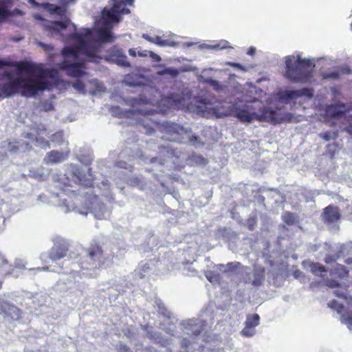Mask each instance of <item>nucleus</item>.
Masks as SVG:
<instances>
[{"label":"nucleus","mask_w":352,"mask_h":352,"mask_svg":"<svg viewBox=\"0 0 352 352\" xmlns=\"http://www.w3.org/2000/svg\"><path fill=\"white\" fill-rule=\"evenodd\" d=\"M117 349L118 352H132V351L128 346L122 343L118 345Z\"/></svg>","instance_id":"8fccbe9b"},{"label":"nucleus","mask_w":352,"mask_h":352,"mask_svg":"<svg viewBox=\"0 0 352 352\" xmlns=\"http://www.w3.org/2000/svg\"><path fill=\"white\" fill-rule=\"evenodd\" d=\"M129 13H130V10L129 8H123L122 9H120V8H119V16L121 14H128Z\"/></svg>","instance_id":"6e6d98bb"},{"label":"nucleus","mask_w":352,"mask_h":352,"mask_svg":"<svg viewBox=\"0 0 352 352\" xmlns=\"http://www.w3.org/2000/svg\"><path fill=\"white\" fill-rule=\"evenodd\" d=\"M255 53H256V50L253 47H250L248 50V54H249L250 56H254L255 54Z\"/></svg>","instance_id":"052dcab7"},{"label":"nucleus","mask_w":352,"mask_h":352,"mask_svg":"<svg viewBox=\"0 0 352 352\" xmlns=\"http://www.w3.org/2000/svg\"><path fill=\"white\" fill-rule=\"evenodd\" d=\"M56 6V5L50 3H44L42 4V7L52 14H53V11Z\"/></svg>","instance_id":"49530a36"},{"label":"nucleus","mask_w":352,"mask_h":352,"mask_svg":"<svg viewBox=\"0 0 352 352\" xmlns=\"http://www.w3.org/2000/svg\"><path fill=\"white\" fill-rule=\"evenodd\" d=\"M148 54L149 56L156 62H160L162 60L161 57L159 55H157L152 51H149Z\"/></svg>","instance_id":"864d4df0"},{"label":"nucleus","mask_w":352,"mask_h":352,"mask_svg":"<svg viewBox=\"0 0 352 352\" xmlns=\"http://www.w3.org/2000/svg\"><path fill=\"white\" fill-rule=\"evenodd\" d=\"M4 66L14 67L21 72L33 75L10 79L1 89L6 97L19 94L23 97L30 98L49 89L50 83L45 78L52 76L51 71L43 69L28 61L12 62L0 60V68Z\"/></svg>","instance_id":"f03ea898"},{"label":"nucleus","mask_w":352,"mask_h":352,"mask_svg":"<svg viewBox=\"0 0 352 352\" xmlns=\"http://www.w3.org/2000/svg\"><path fill=\"white\" fill-rule=\"evenodd\" d=\"M157 74L161 76L169 75L172 77H176L179 74V71L177 69L170 67L158 71Z\"/></svg>","instance_id":"2f4dec72"},{"label":"nucleus","mask_w":352,"mask_h":352,"mask_svg":"<svg viewBox=\"0 0 352 352\" xmlns=\"http://www.w3.org/2000/svg\"><path fill=\"white\" fill-rule=\"evenodd\" d=\"M26 263L22 258H16L14 261V267L22 270L25 268Z\"/></svg>","instance_id":"37998d69"},{"label":"nucleus","mask_w":352,"mask_h":352,"mask_svg":"<svg viewBox=\"0 0 352 352\" xmlns=\"http://www.w3.org/2000/svg\"><path fill=\"white\" fill-rule=\"evenodd\" d=\"M171 320H167L160 323V328L166 333L176 338H182L181 346L186 349L192 344L204 340L207 329L206 322L200 318H193L183 320L179 323L182 332L176 329L175 323Z\"/></svg>","instance_id":"7ed1b4c3"},{"label":"nucleus","mask_w":352,"mask_h":352,"mask_svg":"<svg viewBox=\"0 0 352 352\" xmlns=\"http://www.w3.org/2000/svg\"><path fill=\"white\" fill-rule=\"evenodd\" d=\"M309 267L310 268V271L316 276H322V273L327 272V269L319 263H308Z\"/></svg>","instance_id":"5701e85b"},{"label":"nucleus","mask_w":352,"mask_h":352,"mask_svg":"<svg viewBox=\"0 0 352 352\" xmlns=\"http://www.w3.org/2000/svg\"><path fill=\"white\" fill-rule=\"evenodd\" d=\"M54 109V106L52 103L46 104V107H45V111H51Z\"/></svg>","instance_id":"e2e57ef3"},{"label":"nucleus","mask_w":352,"mask_h":352,"mask_svg":"<svg viewBox=\"0 0 352 352\" xmlns=\"http://www.w3.org/2000/svg\"><path fill=\"white\" fill-rule=\"evenodd\" d=\"M297 92V98L302 97V96H307L309 98H312L313 94V90L309 88H302L300 89L296 90Z\"/></svg>","instance_id":"72a5a7b5"},{"label":"nucleus","mask_w":352,"mask_h":352,"mask_svg":"<svg viewBox=\"0 0 352 352\" xmlns=\"http://www.w3.org/2000/svg\"><path fill=\"white\" fill-rule=\"evenodd\" d=\"M50 140L53 142L60 143L63 140V133L61 131H58L52 134L50 137Z\"/></svg>","instance_id":"4c0bfd02"},{"label":"nucleus","mask_w":352,"mask_h":352,"mask_svg":"<svg viewBox=\"0 0 352 352\" xmlns=\"http://www.w3.org/2000/svg\"><path fill=\"white\" fill-rule=\"evenodd\" d=\"M188 140V142L192 146H197L203 144L201 142V140L198 135L192 134V131L190 129H188V133L185 135V141Z\"/></svg>","instance_id":"393cba45"},{"label":"nucleus","mask_w":352,"mask_h":352,"mask_svg":"<svg viewBox=\"0 0 352 352\" xmlns=\"http://www.w3.org/2000/svg\"><path fill=\"white\" fill-rule=\"evenodd\" d=\"M12 266L9 265L8 260L0 254V276H8L12 274Z\"/></svg>","instance_id":"4be33fe9"},{"label":"nucleus","mask_w":352,"mask_h":352,"mask_svg":"<svg viewBox=\"0 0 352 352\" xmlns=\"http://www.w3.org/2000/svg\"><path fill=\"white\" fill-rule=\"evenodd\" d=\"M142 38L146 40L147 41L152 43L153 42V37L151 36L148 34H143Z\"/></svg>","instance_id":"4d7b16f0"},{"label":"nucleus","mask_w":352,"mask_h":352,"mask_svg":"<svg viewBox=\"0 0 352 352\" xmlns=\"http://www.w3.org/2000/svg\"><path fill=\"white\" fill-rule=\"evenodd\" d=\"M73 175L76 177V179L79 182H82L84 181V176L81 174L80 170L78 168H76L73 170Z\"/></svg>","instance_id":"de8ad7c7"},{"label":"nucleus","mask_w":352,"mask_h":352,"mask_svg":"<svg viewBox=\"0 0 352 352\" xmlns=\"http://www.w3.org/2000/svg\"><path fill=\"white\" fill-rule=\"evenodd\" d=\"M129 54L130 56H131L133 57H135L136 56V52H135V50H133V49H130L129 50Z\"/></svg>","instance_id":"0e129e2a"},{"label":"nucleus","mask_w":352,"mask_h":352,"mask_svg":"<svg viewBox=\"0 0 352 352\" xmlns=\"http://www.w3.org/2000/svg\"><path fill=\"white\" fill-rule=\"evenodd\" d=\"M329 307L336 310L338 314H341V321L343 324L346 325L349 329H352V310L344 311L342 313L344 307L342 305L338 303L336 300H333L329 303Z\"/></svg>","instance_id":"f8f14e48"},{"label":"nucleus","mask_w":352,"mask_h":352,"mask_svg":"<svg viewBox=\"0 0 352 352\" xmlns=\"http://www.w3.org/2000/svg\"><path fill=\"white\" fill-rule=\"evenodd\" d=\"M296 90L284 91L279 94V98L282 100L288 101L297 98Z\"/></svg>","instance_id":"bb28decb"},{"label":"nucleus","mask_w":352,"mask_h":352,"mask_svg":"<svg viewBox=\"0 0 352 352\" xmlns=\"http://www.w3.org/2000/svg\"><path fill=\"white\" fill-rule=\"evenodd\" d=\"M347 131L352 133V124H349L347 127Z\"/></svg>","instance_id":"774afa93"},{"label":"nucleus","mask_w":352,"mask_h":352,"mask_svg":"<svg viewBox=\"0 0 352 352\" xmlns=\"http://www.w3.org/2000/svg\"><path fill=\"white\" fill-rule=\"evenodd\" d=\"M243 267L239 262H230L226 265V269L224 270V273L233 272L237 270L239 267Z\"/></svg>","instance_id":"f704fd0d"},{"label":"nucleus","mask_w":352,"mask_h":352,"mask_svg":"<svg viewBox=\"0 0 352 352\" xmlns=\"http://www.w3.org/2000/svg\"><path fill=\"white\" fill-rule=\"evenodd\" d=\"M339 258L338 255H327L324 258V262L327 264L336 262Z\"/></svg>","instance_id":"09e8293b"},{"label":"nucleus","mask_w":352,"mask_h":352,"mask_svg":"<svg viewBox=\"0 0 352 352\" xmlns=\"http://www.w3.org/2000/svg\"><path fill=\"white\" fill-rule=\"evenodd\" d=\"M153 262H142L134 271V275L139 278H143L148 275L154 269Z\"/></svg>","instance_id":"f3484780"},{"label":"nucleus","mask_w":352,"mask_h":352,"mask_svg":"<svg viewBox=\"0 0 352 352\" xmlns=\"http://www.w3.org/2000/svg\"><path fill=\"white\" fill-rule=\"evenodd\" d=\"M345 263L348 265L352 264V258H347L345 260Z\"/></svg>","instance_id":"338daca9"},{"label":"nucleus","mask_w":352,"mask_h":352,"mask_svg":"<svg viewBox=\"0 0 352 352\" xmlns=\"http://www.w3.org/2000/svg\"><path fill=\"white\" fill-rule=\"evenodd\" d=\"M113 257V249L104 250L97 244L91 245L90 249L86 251L83 261L78 259L71 262L69 259L64 261L67 265H72L71 272L59 278L54 286L55 290L60 293L69 292L75 296L82 295L86 286L80 280L81 274L87 277L96 276V270L111 266Z\"/></svg>","instance_id":"f257e3e1"},{"label":"nucleus","mask_w":352,"mask_h":352,"mask_svg":"<svg viewBox=\"0 0 352 352\" xmlns=\"http://www.w3.org/2000/svg\"><path fill=\"white\" fill-rule=\"evenodd\" d=\"M139 102H140V100H139V99H138V98H134V99H133V100H132V105H133V106H135V104H139V103H140Z\"/></svg>","instance_id":"69168bd1"},{"label":"nucleus","mask_w":352,"mask_h":352,"mask_svg":"<svg viewBox=\"0 0 352 352\" xmlns=\"http://www.w3.org/2000/svg\"><path fill=\"white\" fill-rule=\"evenodd\" d=\"M149 51L138 52V54L140 57H146L148 54Z\"/></svg>","instance_id":"680f3d73"},{"label":"nucleus","mask_w":352,"mask_h":352,"mask_svg":"<svg viewBox=\"0 0 352 352\" xmlns=\"http://www.w3.org/2000/svg\"><path fill=\"white\" fill-rule=\"evenodd\" d=\"M120 3H116L111 9L104 8L102 10V19L107 23H117L119 21V8Z\"/></svg>","instance_id":"4468645a"},{"label":"nucleus","mask_w":352,"mask_h":352,"mask_svg":"<svg viewBox=\"0 0 352 352\" xmlns=\"http://www.w3.org/2000/svg\"><path fill=\"white\" fill-rule=\"evenodd\" d=\"M91 214H93L94 217L96 218L97 220H100L103 215V208L100 206L98 207V209H95V211H91Z\"/></svg>","instance_id":"79ce46f5"},{"label":"nucleus","mask_w":352,"mask_h":352,"mask_svg":"<svg viewBox=\"0 0 352 352\" xmlns=\"http://www.w3.org/2000/svg\"><path fill=\"white\" fill-rule=\"evenodd\" d=\"M226 65H229V66H231V67H232L234 68H236L237 69H239L241 71H243V72H246L247 71V69L245 68V67H244L242 65H241L239 63H237L227 62Z\"/></svg>","instance_id":"c03bdc74"},{"label":"nucleus","mask_w":352,"mask_h":352,"mask_svg":"<svg viewBox=\"0 0 352 352\" xmlns=\"http://www.w3.org/2000/svg\"><path fill=\"white\" fill-rule=\"evenodd\" d=\"M98 35L102 42L111 41L113 37L111 31L106 28L100 29L98 31Z\"/></svg>","instance_id":"a878e982"},{"label":"nucleus","mask_w":352,"mask_h":352,"mask_svg":"<svg viewBox=\"0 0 352 352\" xmlns=\"http://www.w3.org/2000/svg\"><path fill=\"white\" fill-rule=\"evenodd\" d=\"M243 273V281L245 284L257 287L261 286L265 281V268L262 266L254 265L252 271L250 268L245 267Z\"/></svg>","instance_id":"6e6552de"},{"label":"nucleus","mask_w":352,"mask_h":352,"mask_svg":"<svg viewBox=\"0 0 352 352\" xmlns=\"http://www.w3.org/2000/svg\"><path fill=\"white\" fill-rule=\"evenodd\" d=\"M67 23L63 21H47L45 25L46 30L52 32H59L67 28Z\"/></svg>","instance_id":"aec40b11"},{"label":"nucleus","mask_w":352,"mask_h":352,"mask_svg":"<svg viewBox=\"0 0 352 352\" xmlns=\"http://www.w3.org/2000/svg\"><path fill=\"white\" fill-rule=\"evenodd\" d=\"M73 87L80 92H85V85L80 80H77L76 82H74Z\"/></svg>","instance_id":"a19ab883"},{"label":"nucleus","mask_w":352,"mask_h":352,"mask_svg":"<svg viewBox=\"0 0 352 352\" xmlns=\"http://www.w3.org/2000/svg\"><path fill=\"white\" fill-rule=\"evenodd\" d=\"M283 217L284 220H295L296 219L294 214L289 212H285Z\"/></svg>","instance_id":"5fc2aeb1"},{"label":"nucleus","mask_w":352,"mask_h":352,"mask_svg":"<svg viewBox=\"0 0 352 352\" xmlns=\"http://www.w3.org/2000/svg\"><path fill=\"white\" fill-rule=\"evenodd\" d=\"M255 329L254 328H252V327H248V326H245V327L243 328V329L241 331V333L242 335L246 336V337H251L252 336H254L255 334Z\"/></svg>","instance_id":"ea45409f"},{"label":"nucleus","mask_w":352,"mask_h":352,"mask_svg":"<svg viewBox=\"0 0 352 352\" xmlns=\"http://www.w3.org/2000/svg\"><path fill=\"white\" fill-rule=\"evenodd\" d=\"M210 110L212 115L217 118L230 116L232 112V110L226 108L222 103H219Z\"/></svg>","instance_id":"a211bd4d"},{"label":"nucleus","mask_w":352,"mask_h":352,"mask_svg":"<svg viewBox=\"0 0 352 352\" xmlns=\"http://www.w3.org/2000/svg\"><path fill=\"white\" fill-rule=\"evenodd\" d=\"M153 43L160 46V47H165V46H175V43L172 41H169L168 40H163L162 39L161 36H156L155 37H153Z\"/></svg>","instance_id":"c756f323"},{"label":"nucleus","mask_w":352,"mask_h":352,"mask_svg":"<svg viewBox=\"0 0 352 352\" xmlns=\"http://www.w3.org/2000/svg\"><path fill=\"white\" fill-rule=\"evenodd\" d=\"M260 317L258 314H255L252 316L248 317L245 324L246 326L255 328L259 324Z\"/></svg>","instance_id":"c85d7f7f"},{"label":"nucleus","mask_w":352,"mask_h":352,"mask_svg":"<svg viewBox=\"0 0 352 352\" xmlns=\"http://www.w3.org/2000/svg\"><path fill=\"white\" fill-rule=\"evenodd\" d=\"M232 115L236 117L242 122H250L256 120L275 125L283 122H297L292 113L278 112L262 106L260 102L258 106L250 103L245 104L241 107H235L232 110Z\"/></svg>","instance_id":"20e7f679"},{"label":"nucleus","mask_w":352,"mask_h":352,"mask_svg":"<svg viewBox=\"0 0 352 352\" xmlns=\"http://www.w3.org/2000/svg\"><path fill=\"white\" fill-rule=\"evenodd\" d=\"M326 148L327 154L333 158L338 151V144L337 143L329 144Z\"/></svg>","instance_id":"c9c22d12"},{"label":"nucleus","mask_w":352,"mask_h":352,"mask_svg":"<svg viewBox=\"0 0 352 352\" xmlns=\"http://www.w3.org/2000/svg\"><path fill=\"white\" fill-rule=\"evenodd\" d=\"M217 270H219L220 272H224V270L226 269V265L224 264H219L215 266Z\"/></svg>","instance_id":"13d9d810"},{"label":"nucleus","mask_w":352,"mask_h":352,"mask_svg":"<svg viewBox=\"0 0 352 352\" xmlns=\"http://www.w3.org/2000/svg\"><path fill=\"white\" fill-rule=\"evenodd\" d=\"M155 306L157 307L158 313L167 320H171L173 318V314L166 307L160 299L155 300Z\"/></svg>","instance_id":"412c9836"},{"label":"nucleus","mask_w":352,"mask_h":352,"mask_svg":"<svg viewBox=\"0 0 352 352\" xmlns=\"http://www.w3.org/2000/svg\"><path fill=\"white\" fill-rule=\"evenodd\" d=\"M319 136L325 141H329L331 140H335L338 137V133L337 131H327L320 133Z\"/></svg>","instance_id":"cd10ccee"},{"label":"nucleus","mask_w":352,"mask_h":352,"mask_svg":"<svg viewBox=\"0 0 352 352\" xmlns=\"http://www.w3.org/2000/svg\"><path fill=\"white\" fill-rule=\"evenodd\" d=\"M58 68L65 71L66 74L74 78H80L86 74V64L84 62H72L64 59L58 64Z\"/></svg>","instance_id":"1a4fd4ad"},{"label":"nucleus","mask_w":352,"mask_h":352,"mask_svg":"<svg viewBox=\"0 0 352 352\" xmlns=\"http://www.w3.org/2000/svg\"><path fill=\"white\" fill-rule=\"evenodd\" d=\"M334 294L337 297L344 299L348 304H351L352 302V296L346 292L337 289L334 292Z\"/></svg>","instance_id":"7c9ffc66"},{"label":"nucleus","mask_w":352,"mask_h":352,"mask_svg":"<svg viewBox=\"0 0 352 352\" xmlns=\"http://www.w3.org/2000/svg\"><path fill=\"white\" fill-rule=\"evenodd\" d=\"M327 112L328 113H329L331 115V117L333 118H338V117H340L341 116L344 115V111H340V110H338L335 107H331V108H329L328 110H327Z\"/></svg>","instance_id":"58836bf2"},{"label":"nucleus","mask_w":352,"mask_h":352,"mask_svg":"<svg viewBox=\"0 0 352 352\" xmlns=\"http://www.w3.org/2000/svg\"><path fill=\"white\" fill-rule=\"evenodd\" d=\"M46 268L45 267H36V268H30L28 269V271L29 272H41L42 270H45Z\"/></svg>","instance_id":"bf43d9fd"},{"label":"nucleus","mask_w":352,"mask_h":352,"mask_svg":"<svg viewBox=\"0 0 352 352\" xmlns=\"http://www.w3.org/2000/svg\"><path fill=\"white\" fill-rule=\"evenodd\" d=\"M340 75L338 72H333L330 73H327L324 76L326 78H332V79H338Z\"/></svg>","instance_id":"603ef678"},{"label":"nucleus","mask_w":352,"mask_h":352,"mask_svg":"<svg viewBox=\"0 0 352 352\" xmlns=\"http://www.w3.org/2000/svg\"><path fill=\"white\" fill-rule=\"evenodd\" d=\"M0 315L7 321L18 320L21 311L15 305L0 298Z\"/></svg>","instance_id":"9b49d317"},{"label":"nucleus","mask_w":352,"mask_h":352,"mask_svg":"<svg viewBox=\"0 0 352 352\" xmlns=\"http://www.w3.org/2000/svg\"><path fill=\"white\" fill-rule=\"evenodd\" d=\"M65 9L64 8H62L60 6H56L53 11V14H56L59 16H63L65 13Z\"/></svg>","instance_id":"3c124183"},{"label":"nucleus","mask_w":352,"mask_h":352,"mask_svg":"<svg viewBox=\"0 0 352 352\" xmlns=\"http://www.w3.org/2000/svg\"><path fill=\"white\" fill-rule=\"evenodd\" d=\"M151 113L147 111L144 114L142 126L145 129V133L151 135L155 132V128H158L164 133L163 138L165 140L179 143L185 142V135L188 133V129L175 122L166 121L160 124L153 121L149 118Z\"/></svg>","instance_id":"39448f33"},{"label":"nucleus","mask_w":352,"mask_h":352,"mask_svg":"<svg viewBox=\"0 0 352 352\" xmlns=\"http://www.w3.org/2000/svg\"><path fill=\"white\" fill-rule=\"evenodd\" d=\"M116 63L122 67H130L131 63L128 61L127 57L124 54H120L118 56L116 59Z\"/></svg>","instance_id":"473e14b6"},{"label":"nucleus","mask_w":352,"mask_h":352,"mask_svg":"<svg viewBox=\"0 0 352 352\" xmlns=\"http://www.w3.org/2000/svg\"><path fill=\"white\" fill-rule=\"evenodd\" d=\"M79 50L72 47H65L61 50V54L65 57L72 56L74 60L78 58Z\"/></svg>","instance_id":"b1692460"},{"label":"nucleus","mask_w":352,"mask_h":352,"mask_svg":"<svg viewBox=\"0 0 352 352\" xmlns=\"http://www.w3.org/2000/svg\"><path fill=\"white\" fill-rule=\"evenodd\" d=\"M311 66L309 59H302L299 55L288 56L285 58L284 76L292 82L306 83L312 78Z\"/></svg>","instance_id":"423d86ee"},{"label":"nucleus","mask_w":352,"mask_h":352,"mask_svg":"<svg viewBox=\"0 0 352 352\" xmlns=\"http://www.w3.org/2000/svg\"><path fill=\"white\" fill-rule=\"evenodd\" d=\"M68 155L58 151H52L47 153L45 162L47 164H53L63 162L67 158Z\"/></svg>","instance_id":"dca6fc26"},{"label":"nucleus","mask_w":352,"mask_h":352,"mask_svg":"<svg viewBox=\"0 0 352 352\" xmlns=\"http://www.w3.org/2000/svg\"><path fill=\"white\" fill-rule=\"evenodd\" d=\"M326 285L331 288H337L340 287V283L338 280L328 279L326 280Z\"/></svg>","instance_id":"a18cd8bd"},{"label":"nucleus","mask_w":352,"mask_h":352,"mask_svg":"<svg viewBox=\"0 0 352 352\" xmlns=\"http://www.w3.org/2000/svg\"><path fill=\"white\" fill-rule=\"evenodd\" d=\"M144 331L149 339L162 346H166L172 344V339L164 338L161 333L153 331L152 328L148 326L144 327Z\"/></svg>","instance_id":"ddd939ff"},{"label":"nucleus","mask_w":352,"mask_h":352,"mask_svg":"<svg viewBox=\"0 0 352 352\" xmlns=\"http://www.w3.org/2000/svg\"><path fill=\"white\" fill-rule=\"evenodd\" d=\"M10 16V12L4 3H0V19H5Z\"/></svg>","instance_id":"e433bc0d"},{"label":"nucleus","mask_w":352,"mask_h":352,"mask_svg":"<svg viewBox=\"0 0 352 352\" xmlns=\"http://www.w3.org/2000/svg\"><path fill=\"white\" fill-rule=\"evenodd\" d=\"M170 106L176 108H180L185 104V98L179 94H171L164 100Z\"/></svg>","instance_id":"6ab92c4d"},{"label":"nucleus","mask_w":352,"mask_h":352,"mask_svg":"<svg viewBox=\"0 0 352 352\" xmlns=\"http://www.w3.org/2000/svg\"><path fill=\"white\" fill-rule=\"evenodd\" d=\"M340 210L337 206L329 205L323 209L322 213L323 220H340Z\"/></svg>","instance_id":"2eb2a0df"},{"label":"nucleus","mask_w":352,"mask_h":352,"mask_svg":"<svg viewBox=\"0 0 352 352\" xmlns=\"http://www.w3.org/2000/svg\"><path fill=\"white\" fill-rule=\"evenodd\" d=\"M91 34V30L86 29L85 33H78L76 34V37L79 40V51L88 57L89 61L98 63L101 57L97 55L98 48L94 45L85 41V38H88Z\"/></svg>","instance_id":"0eeeda50"},{"label":"nucleus","mask_w":352,"mask_h":352,"mask_svg":"<svg viewBox=\"0 0 352 352\" xmlns=\"http://www.w3.org/2000/svg\"><path fill=\"white\" fill-rule=\"evenodd\" d=\"M53 241L54 246L48 252V256L52 261H56L67 256L69 244L60 236L54 237Z\"/></svg>","instance_id":"9d476101"}]
</instances>
